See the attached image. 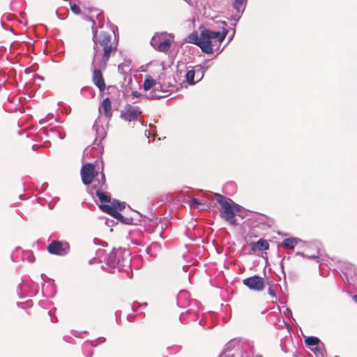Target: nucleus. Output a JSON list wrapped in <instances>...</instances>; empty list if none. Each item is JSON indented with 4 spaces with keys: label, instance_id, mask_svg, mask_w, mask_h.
Masks as SVG:
<instances>
[{
    "label": "nucleus",
    "instance_id": "nucleus-1",
    "mask_svg": "<svg viewBox=\"0 0 357 357\" xmlns=\"http://www.w3.org/2000/svg\"><path fill=\"white\" fill-rule=\"evenodd\" d=\"M216 202L220 205V217L232 226H236L238 222L235 219L236 213L241 211V206L231 199L226 198L223 195L215 193Z\"/></svg>",
    "mask_w": 357,
    "mask_h": 357
},
{
    "label": "nucleus",
    "instance_id": "nucleus-2",
    "mask_svg": "<svg viewBox=\"0 0 357 357\" xmlns=\"http://www.w3.org/2000/svg\"><path fill=\"white\" fill-rule=\"evenodd\" d=\"M92 22L93 40L95 45H112L114 43H118L116 33L118 29L116 26L107 24L106 26L100 25L99 29H97L93 26L94 21Z\"/></svg>",
    "mask_w": 357,
    "mask_h": 357
},
{
    "label": "nucleus",
    "instance_id": "nucleus-3",
    "mask_svg": "<svg viewBox=\"0 0 357 357\" xmlns=\"http://www.w3.org/2000/svg\"><path fill=\"white\" fill-rule=\"evenodd\" d=\"M130 254L128 250L117 249L110 252L107 257V263L109 266L121 270L125 267L130 266Z\"/></svg>",
    "mask_w": 357,
    "mask_h": 357
},
{
    "label": "nucleus",
    "instance_id": "nucleus-4",
    "mask_svg": "<svg viewBox=\"0 0 357 357\" xmlns=\"http://www.w3.org/2000/svg\"><path fill=\"white\" fill-rule=\"evenodd\" d=\"M227 34V30L224 26L222 31H213L204 29L201 31L199 35L200 41L202 45H212V43H221Z\"/></svg>",
    "mask_w": 357,
    "mask_h": 357
},
{
    "label": "nucleus",
    "instance_id": "nucleus-5",
    "mask_svg": "<svg viewBox=\"0 0 357 357\" xmlns=\"http://www.w3.org/2000/svg\"><path fill=\"white\" fill-rule=\"evenodd\" d=\"M47 250L50 255L66 256L70 250V245L66 241H52L47 247Z\"/></svg>",
    "mask_w": 357,
    "mask_h": 357
},
{
    "label": "nucleus",
    "instance_id": "nucleus-6",
    "mask_svg": "<svg viewBox=\"0 0 357 357\" xmlns=\"http://www.w3.org/2000/svg\"><path fill=\"white\" fill-rule=\"evenodd\" d=\"M80 174L82 183L86 185H89L98 175V172L96 171L93 164L86 163L82 165Z\"/></svg>",
    "mask_w": 357,
    "mask_h": 357
},
{
    "label": "nucleus",
    "instance_id": "nucleus-7",
    "mask_svg": "<svg viewBox=\"0 0 357 357\" xmlns=\"http://www.w3.org/2000/svg\"><path fill=\"white\" fill-rule=\"evenodd\" d=\"M243 284L248 289L256 291H263L265 288L264 279L258 275H253L243 279Z\"/></svg>",
    "mask_w": 357,
    "mask_h": 357
},
{
    "label": "nucleus",
    "instance_id": "nucleus-8",
    "mask_svg": "<svg viewBox=\"0 0 357 357\" xmlns=\"http://www.w3.org/2000/svg\"><path fill=\"white\" fill-rule=\"evenodd\" d=\"M174 41V36L167 32L157 33L151 40L150 45H171Z\"/></svg>",
    "mask_w": 357,
    "mask_h": 357
},
{
    "label": "nucleus",
    "instance_id": "nucleus-9",
    "mask_svg": "<svg viewBox=\"0 0 357 357\" xmlns=\"http://www.w3.org/2000/svg\"><path fill=\"white\" fill-rule=\"evenodd\" d=\"M141 114V111L139 107H129L124 112L121 114V116L128 121H135Z\"/></svg>",
    "mask_w": 357,
    "mask_h": 357
},
{
    "label": "nucleus",
    "instance_id": "nucleus-10",
    "mask_svg": "<svg viewBox=\"0 0 357 357\" xmlns=\"http://www.w3.org/2000/svg\"><path fill=\"white\" fill-rule=\"evenodd\" d=\"M92 80L100 91H103L105 89V83L100 70L95 69L93 71Z\"/></svg>",
    "mask_w": 357,
    "mask_h": 357
},
{
    "label": "nucleus",
    "instance_id": "nucleus-11",
    "mask_svg": "<svg viewBox=\"0 0 357 357\" xmlns=\"http://www.w3.org/2000/svg\"><path fill=\"white\" fill-rule=\"evenodd\" d=\"M250 246L252 252L257 250H267L269 249V244L268 241L264 238H260L257 242H252L250 243Z\"/></svg>",
    "mask_w": 357,
    "mask_h": 357
},
{
    "label": "nucleus",
    "instance_id": "nucleus-12",
    "mask_svg": "<svg viewBox=\"0 0 357 357\" xmlns=\"http://www.w3.org/2000/svg\"><path fill=\"white\" fill-rule=\"evenodd\" d=\"M100 208L102 210V211L105 212L112 217L115 218L116 219L119 220H123V216L121 213L119 212V211L114 210L109 207V204H102L99 206Z\"/></svg>",
    "mask_w": 357,
    "mask_h": 357
},
{
    "label": "nucleus",
    "instance_id": "nucleus-13",
    "mask_svg": "<svg viewBox=\"0 0 357 357\" xmlns=\"http://www.w3.org/2000/svg\"><path fill=\"white\" fill-rule=\"evenodd\" d=\"M117 50L116 46H105L103 61L107 62L111 55H114Z\"/></svg>",
    "mask_w": 357,
    "mask_h": 357
},
{
    "label": "nucleus",
    "instance_id": "nucleus-14",
    "mask_svg": "<svg viewBox=\"0 0 357 357\" xmlns=\"http://www.w3.org/2000/svg\"><path fill=\"white\" fill-rule=\"evenodd\" d=\"M101 107L103 109L105 115L106 116H110L112 114V102L109 98H106L103 100Z\"/></svg>",
    "mask_w": 357,
    "mask_h": 357
},
{
    "label": "nucleus",
    "instance_id": "nucleus-15",
    "mask_svg": "<svg viewBox=\"0 0 357 357\" xmlns=\"http://www.w3.org/2000/svg\"><path fill=\"white\" fill-rule=\"evenodd\" d=\"M298 241L295 238H285L281 243L282 248L286 249H293L297 244Z\"/></svg>",
    "mask_w": 357,
    "mask_h": 357
},
{
    "label": "nucleus",
    "instance_id": "nucleus-16",
    "mask_svg": "<svg viewBox=\"0 0 357 357\" xmlns=\"http://www.w3.org/2000/svg\"><path fill=\"white\" fill-rule=\"evenodd\" d=\"M246 1L247 0H234L233 7L238 13L241 14L243 12L245 8Z\"/></svg>",
    "mask_w": 357,
    "mask_h": 357
},
{
    "label": "nucleus",
    "instance_id": "nucleus-17",
    "mask_svg": "<svg viewBox=\"0 0 357 357\" xmlns=\"http://www.w3.org/2000/svg\"><path fill=\"white\" fill-rule=\"evenodd\" d=\"M103 190L98 189L96 192V194L98 199H100V202L102 203H109L111 202V197L109 195H107L104 192H102Z\"/></svg>",
    "mask_w": 357,
    "mask_h": 357
},
{
    "label": "nucleus",
    "instance_id": "nucleus-18",
    "mask_svg": "<svg viewBox=\"0 0 357 357\" xmlns=\"http://www.w3.org/2000/svg\"><path fill=\"white\" fill-rule=\"evenodd\" d=\"M156 82L150 75H146L144 82V89L148 91L155 85Z\"/></svg>",
    "mask_w": 357,
    "mask_h": 357
},
{
    "label": "nucleus",
    "instance_id": "nucleus-19",
    "mask_svg": "<svg viewBox=\"0 0 357 357\" xmlns=\"http://www.w3.org/2000/svg\"><path fill=\"white\" fill-rule=\"evenodd\" d=\"M187 43H192L195 45H202V43L200 41L199 36H198L197 33H192L187 38Z\"/></svg>",
    "mask_w": 357,
    "mask_h": 357
},
{
    "label": "nucleus",
    "instance_id": "nucleus-20",
    "mask_svg": "<svg viewBox=\"0 0 357 357\" xmlns=\"http://www.w3.org/2000/svg\"><path fill=\"white\" fill-rule=\"evenodd\" d=\"M305 343L307 346H315L319 343V339L316 337H307L305 339Z\"/></svg>",
    "mask_w": 357,
    "mask_h": 357
},
{
    "label": "nucleus",
    "instance_id": "nucleus-21",
    "mask_svg": "<svg viewBox=\"0 0 357 357\" xmlns=\"http://www.w3.org/2000/svg\"><path fill=\"white\" fill-rule=\"evenodd\" d=\"M109 207L116 211H121L125 208V204L114 199L112 202V205H109Z\"/></svg>",
    "mask_w": 357,
    "mask_h": 357
},
{
    "label": "nucleus",
    "instance_id": "nucleus-22",
    "mask_svg": "<svg viewBox=\"0 0 357 357\" xmlns=\"http://www.w3.org/2000/svg\"><path fill=\"white\" fill-rule=\"evenodd\" d=\"M195 72L194 70H188L186 73V80L189 84H194Z\"/></svg>",
    "mask_w": 357,
    "mask_h": 357
},
{
    "label": "nucleus",
    "instance_id": "nucleus-23",
    "mask_svg": "<svg viewBox=\"0 0 357 357\" xmlns=\"http://www.w3.org/2000/svg\"><path fill=\"white\" fill-rule=\"evenodd\" d=\"M190 207L197 208V209H202L200 208L201 206L204 205V203L200 202L197 199L193 198L190 200L189 203Z\"/></svg>",
    "mask_w": 357,
    "mask_h": 357
},
{
    "label": "nucleus",
    "instance_id": "nucleus-24",
    "mask_svg": "<svg viewBox=\"0 0 357 357\" xmlns=\"http://www.w3.org/2000/svg\"><path fill=\"white\" fill-rule=\"evenodd\" d=\"M99 189L105 190L107 188L106 178L104 174L101 175V179L98 181Z\"/></svg>",
    "mask_w": 357,
    "mask_h": 357
},
{
    "label": "nucleus",
    "instance_id": "nucleus-25",
    "mask_svg": "<svg viewBox=\"0 0 357 357\" xmlns=\"http://www.w3.org/2000/svg\"><path fill=\"white\" fill-rule=\"evenodd\" d=\"M70 9L72 12L76 15H78L81 13L79 7L75 3H70Z\"/></svg>",
    "mask_w": 357,
    "mask_h": 357
},
{
    "label": "nucleus",
    "instance_id": "nucleus-26",
    "mask_svg": "<svg viewBox=\"0 0 357 357\" xmlns=\"http://www.w3.org/2000/svg\"><path fill=\"white\" fill-rule=\"evenodd\" d=\"M203 52L212 54L213 52V46H199Z\"/></svg>",
    "mask_w": 357,
    "mask_h": 357
},
{
    "label": "nucleus",
    "instance_id": "nucleus-27",
    "mask_svg": "<svg viewBox=\"0 0 357 357\" xmlns=\"http://www.w3.org/2000/svg\"><path fill=\"white\" fill-rule=\"evenodd\" d=\"M170 46H156V50L160 52H167L169 51Z\"/></svg>",
    "mask_w": 357,
    "mask_h": 357
},
{
    "label": "nucleus",
    "instance_id": "nucleus-28",
    "mask_svg": "<svg viewBox=\"0 0 357 357\" xmlns=\"http://www.w3.org/2000/svg\"><path fill=\"white\" fill-rule=\"evenodd\" d=\"M268 294L272 298H276V294L271 287L268 288Z\"/></svg>",
    "mask_w": 357,
    "mask_h": 357
},
{
    "label": "nucleus",
    "instance_id": "nucleus-29",
    "mask_svg": "<svg viewBox=\"0 0 357 357\" xmlns=\"http://www.w3.org/2000/svg\"><path fill=\"white\" fill-rule=\"evenodd\" d=\"M14 17L15 16L11 14H8L6 17L8 20H12Z\"/></svg>",
    "mask_w": 357,
    "mask_h": 357
},
{
    "label": "nucleus",
    "instance_id": "nucleus-30",
    "mask_svg": "<svg viewBox=\"0 0 357 357\" xmlns=\"http://www.w3.org/2000/svg\"><path fill=\"white\" fill-rule=\"evenodd\" d=\"M352 299L354 301H355L356 303H357V295H354L352 296Z\"/></svg>",
    "mask_w": 357,
    "mask_h": 357
},
{
    "label": "nucleus",
    "instance_id": "nucleus-31",
    "mask_svg": "<svg viewBox=\"0 0 357 357\" xmlns=\"http://www.w3.org/2000/svg\"><path fill=\"white\" fill-rule=\"evenodd\" d=\"M34 43H35V42H33V43L27 42V43H26V45H34Z\"/></svg>",
    "mask_w": 357,
    "mask_h": 357
},
{
    "label": "nucleus",
    "instance_id": "nucleus-32",
    "mask_svg": "<svg viewBox=\"0 0 357 357\" xmlns=\"http://www.w3.org/2000/svg\"><path fill=\"white\" fill-rule=\"evenodd\" d=\"M20 16L24 18L25 16V13H24V12L21 13Z\"/></svg>",
    "mask_w": 357,
    "mask_h": 357
},
{
    "label": "nucleus",
    "instance_id": "nucleus-33",
    "mask_svg": "<svg viewBox=\"0 0 357 357\" xmlns=\"http://www.w3.org/2000/svg\"><path fill=\"white\" fill-rule=\"evenodd\" d=\"M133 95H134L135 96H138V93H137V92H134V93H133Z\"/></svg>",
    "mask_w": 357,
    "mask_h": 357
},
{
    "label": "nucleus",
    "instance_id": "nucleus-34",
    "mask_svg": "<svg viewBox=\"0 0 357 357\" xmlns=\"http://www.w3.org/2000/svg\"><path fill=\"white\" fill-rule=\"evenodd\" d=\"M18 22H19L20 24H22V20H18Z\"/></svg>",
    "mask_w": 357,
    "mask_h": 357
},
{
    "label": "nucleus",
    "instance_id": "nucleus-35",
    "mask_svg": "<svg viewBox=\"0 0 357 357\" xmlns=\"http://www.w3.org/2000/svg\"><path fill=\"white\" fill-rule=\"evenodd\" d=\"M310 257H312V258H313V257H316V256H315V255H312V256H310Z\"/></svg>",
    "mask_w": 357,
    "mask_h": 357
},
{
    "label": "nucleus",
    "instance_id": "nucleus-36",
    "mask_svg": "<svg viewBox=\"0 0 357 357\" xmlns=\"http://www.w3.org/2000/svg\"><path fill=\"white\" fill-rule=\"evenodd\" d=\"M256 357H262L261 356H257Z\"/></svg>",
    "mask_w": 357,
    "mask_h": 357
}]
</instances>
